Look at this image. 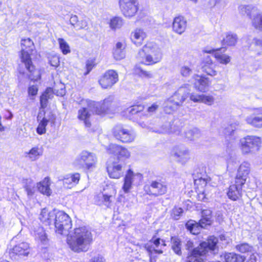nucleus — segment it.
I'll list each match as a JSON object with an SVG mask.
<instances>
[{
	"label": "nucleus",
	"instance_id": "1",
	"mask_svg": "<svg viewBox=\"0 0 262 262\" xmlns=\"http://www.w3.org/2000/svg\"><path fill=\"white\" fill-rule=\"evenodd\" d=\"M92 242V234L84 226L75 228L70 234V238L68 239L70 249L77 253L88 251Z\"/></svg>",
	"mask_w": 262,
	"mask_h": 262
},
{
	"label": "nucleus",
	"instance_id": "2",
	"mask_svg": "<svg viewBox=\"0 0 262 262\" xmlns=\"http://www.w3.org/2000/svg\"><path fill=\"white\" fill-rule=\"evenodd\" d=\"M21 45L22 48L20 58L22 64H24L29 72L27 74V76L31 81H37L40 78V72L38 69L35 68L30 57V53L34 47L33 42L30 38H27L21 40Z\"/></svg>",
	"mask_w": 262,
	"mask_h": 262
},
{
	"label": "nucleus",
	"instance_id": "3",
	"mask_svg": "<svg viewBox=\"0 0 262 262\" xmlns=\"http://www.w3.org/2000/svg\"><path fill=\"white\" fill-rule=\"evenodd\" d=\"M161 49L155 43L147 42L139 50L137 59L140 63L145 65H152L159 62L162 59Z\"/></svg>",
	"mask_w": 262,
	"mask_h": 262
},
{
	"label": "nucleus",
	"instance_id": "4",
	"mask_svg": "<svg viewBox=\"0 0 262 262\" xmlns=\"http://www.w3.org/2000/svg\"><path fill=\"white\" fill-rule=\"evenodd\" d=\"M190 88V84L185 83L177 89L171 97L165 102L164 110L166 113L171 114L179 107L183 105L184 102L189 96Z\"/></svg>",
	"mask_w": 262,
	"mask_h": 262
},
{
	"label": "nucleus",
	"instance_id": "5",
	"mask_svg": "<svg viewBox=\"0 0 262 262\" xmlns=\"http://www.w3.org/2000/svg\"><path fill=\"white\" fill-rule=\"evenodd\" d=\"M217 239L214 236H210L207 242L201 243L192 251V256L189 258V262H204L199 256L205 255L209 251H213L216 248Z\"/></svg>",
	"mask_w": 262,
	"mask_h": 262
},
{
	"label": "nucleus",
	"instance_id": "6",
	"mask_svg": "<svg viewBox=\"0 0 262 262\" xmlns=\"http://www.w3.org/2000/svg\"><path fill=\"white\" fill-rule=\"evenodd\" d=\"M261 139L255 136H247L240 140V149L243 155H254L260 149Z\"/></svg>",
	"mask_w": 262,
	"mask_h": 262
},
{
	"label": "nucleus",
	"instance_id": "7",
	"mask_svg": "<svg viewBox=\"0 0 262 262\" xmlns=\"http://www.w3.org/2000/svg\"><path fill=\"white\" fill-rule=\"evenodd\" d=\"M97 162V158L94 153L83 150L76 158L74 164L79 168L90 170L96 167Z\"/></svg>",
	"mask_w": 262,
	"mask_h": 262
},
{
	"label": "nucleus",
	"instance_id": "8",
	"mask_svg": "<svg viewBox=\"0 0 262 262\" xmlns=\"http://www.w3.org/2000/svg\"><path fill=\"white\" fill-rule=\"evenodd\" d=\"M53 222L55 232L59 234H67L69 229L72 228V221L70 216L62 211L56 212Z\"/></svg>",
	"mask_w": 262,
	"mask_h": 262
},
{
	"label": "nucleus",
	"instance_id": "9",
	"mask_svg": "<svg viewBox=\"0 0 262 262\" xmlns=\"http://www.w3.org/2000/svg\"><path fill=\"white\" fill-rule=\"evenodd\" d=\"M112 134L117 140L123 143L133 142L136 137L133 130L127 128L121 124L115 126L113 128Z\"/></svg>",
	"mask_w": 262,
	"mask_h": 262
},
{
	"label": "nucleus",
	"instance_id": "10",
	"mask_svg": "<svg viewBox=\"0 0 262 262\" xmlns=\"http://www.w3.org/2000/svg\"><path fill=\"white\" fill-rule=\"evenodd\" d=\"M96 114L102 115L113 113L115 111L116 102L112 96H109L102 102H94L92 103Z\"/></svg>",
	"mask_w": 262,
	"mask_h": 262
},
{
	"label": "nucleus",
	"instance_id": "11",
	"mask_svg": "<svg viewBox=\"0 0 262 262\" xmlns=\"http://www.w3.org/2000/svg\"><path fill=\"white\" fill-rule=\"evenodd\" d=\"M167 190L166 182L162 179H156L144 186V190L149 195L158 196L165 194Z\"/></svg>",
	"mask_w": 262,
	"mask_h": 262
},
{
	"label": "nucleus",
	"instance_id": "12",
	"mask_svg": "<svg viewBox=\"0 0 262 262\" xmlns=\"http://www.w3.org/2000/svg\"><path fill=\"white\" fill-rule=\"evenodd\" d=\"M119 3L121 11L126 17L134 16L138 11V0H119Z\"/></svg>",
	"mask_w": 262,
	"mask_h": 262
},
{
	"label": "nucleus",
	"instance_id": "13",
	"mask_svg": "<svg viewBox=\"0 0 262 262\" xmlns=\"http://www.w3.org/2000/svg\"><path fill=\"white\" fill-rule=\"evenodd\" d=\"M118 81L117 73L113 70L107 71L103 77L99 80V82L102 88L107 89L112 87Z\"/></svg>",
	"mask_w": 262,
	"mask_h": 262
},
{
	"label": "nucleus",
	"instance_id": "14",
	"mask_svg": "<svg viewBox=\"0 0 262 262\" xmlns=\"http://www.w3.org/2000/svg\"><path fill=\"white\" fill-rule=\"evenodd\" d=\"M250 163L247 161L243 162L239 165L235 178V183H238L239 185L245 184L250 172Z\"/></svg>",
	"mask_w": 262,
	"mask_h": 262
},
{
	"label": "nucleus",
	"instance_id": "15",
	"mask_svg": "<svg viewBox=\"0 0 262 262\" xmlns=\"http://www.w3.org/2000/svg\"><path fill=\"white\" fill-rule=\"evenodd\" d=\"M109 154L118 156L119 160H125L129 158L130 153L126 148L115 144H111L106 148Z\"/></svg>",
	"mask_w": 262,
	"mask_h": 262
},
{
	"label": "nucleus",
	"instance_id": "16",
	"mask_svg": "<svg viewBox=\"0 0 262 262\" xmlns=\"http://www.w3.org/2000/svg\"><path fill=\"white\" fill-rule=\"evenodd\" d=\"M92 103H93L92 101L90 102L88 107H83L78 111V119L83 121L85 126L87 127H89L91 126V122L90 121V118L91 116V112H95Z\"/></svg>",
	"mask_w": 262,
	"mask_h": 262
},
{
	"label": "nucleus",
	"instance_id": "17",
	"mask_svg": "<svg viewBox=\"0 0 262 262\" xmlns=\"http://www.w3.org/2000/svg\"><path fill=\"white\" fill-rule=\"evenodd\" d=\"M29 253V246L27 243H21L14 246L10 252L11 258L16 259L17 256H27Z\"/></svg>",
	"mask_w": 262,
	"mask_h": 262
},
{
	"label": "nucleus",
	"instance_id": "18",
	"mask_svg": "<svg viewBox=\"0 0 262 262\" xmlns=\"http://www.w3.org/2000/svg\"><path fill=\"white\" fill-rule=\"evenodd\" d=\"M194 81V87L196 90L201 92H206L208 89L209 80L208 78L195 75L193 76Z\"/></svg>",
	"mask_w": 262,
	"mask_h": 262
},
{
	"label": "nucleus",
	"instance_id": "19",
	"mask_svg": "<svg viewBox=\"0 0 262 262\" xmlns=\"http://www.w3.org/2000/svg\"><path fill=\"white\" fill-rule=\"evenodd\" d=\"M187 27V21L185 18L182 16L176 17L172 23L173 31L179 34H182Z\"/></svg>",
	"mask_w": 262,
	"mask_h": 262
},
{
	"label": "nucleus",
	"instance_id": "20",
	"mask_svg": "<svg viewBox=\"0 0 262 262\" xmlns=\"http://www.w3.org/2000/svg\"><path fill=\"white\" fill-rule=\"evenodd\" d=\"M113 196L111 194L101 192L95 197V203L99 206L110 207L111 205Z\"/></svg>",
	"mask_w": 262,
	"mask_h": 262
},
{
	"label": "nucleus",
	"instance_id": "21",
	"mask_svg": "<svg viewBox=\"0 0 262 262\" xmlns=\"http://www.w3.org/2000/svg\"><path fill=\"white\" fill-rule=\"evenodd\" d=\"M174 156L182 163H186L189 159V152L185 147L178 146L174 148Z\"/></svg>",
	"mask_w": 262,
	"mask_h": 262
},
{
	"label": "nucleus",
	"instance_id": "22",
	"mask_svg": "<svg viewBox=\"0 0 262 262\" xmlns=\"http://www.w3.org/2000/svg\"><path fill=\"white\" fill-rule=\"evenodd\" d=\"M244 185H239L238 183L231 185L227 192L229 198L232 200L236 201L242 195V187Z\"/></svg>",
	"mask_w": 262,
	"mask_h": 262
},
{
	"label": "nucleus",
	"instance_id": "23",
	"mask_svg": "<svg viewBox=\"0 0 262 262\" xmlns=\"http://www.w3.org/2000/svg\"><path fill=\"white\" fill-rule=\"evenodd\" d=\"M146 37V33L143 29L136 28L131 33L130 39L132 42L137 46L142 44L143 40Z\"/></svg>",
	"mask_w": 262,
	"mask_h": 262
},
{
	"label": "nucleus",
	"instance_id": "24",
	"mask_svg": "<svg viewBox=\"0 0 262 262\" xmlns=\"http://www.w3.org/2000/svg\"><path fill=\"white\" fill-rule=\"evenodd\" d=\"M55 214V210L49 211L46 208H43L41 211L39 219L46 225H50L54 220Z\"/></svg>",
	"mask_w": 262,
	"mask_h": 262
},
{
	"label": "nucleus",
	"instance_id": "25",
	"mask_svg": "<svg viewBox=\"0 0 262 262\" xmlns=\"http://www.w3.org/2000/svg\"><path fill=\"white\" fill-rule=\"evenodd\" d=\"M108 174L110 178L119 179L123 175L122 166L120 164L113 163L107 167Z\"/></svg>",
	"mask_w": 262,
	"mask_h": 262
},
{
	"label": "nucleus",
	"instance_id": "26",
	"mask_svg": "<svg viewBox=\"0 0 262 262\" xmlns=\"http://www.w3.org/2000/svg\"><path fill=\"white\" fill-rule=\"evenodd\" d=\"M206 225L202 223L200 220L198 223L193 220L188 221L185 224L186 229L193 234L196 235L200 232L201 230L206 227Z\"/></svg>",
	"mask_w": 262,
	"mask_h": 262
},
{
	"label": "nucleus",
	"instance_id": "27",
	"mask_svg": "<svg viewBox=\"0 0 262 262\" xmlns=\"http://www.w3.org/2000/svg\"><path fill=\"white\" fill-rule=\"evenodd\" d=\"M203 64L202 69L204 72L211 76L217 75V72L214 70L215 65L209 56L205 58Z\"/></svg>",
	"mask_w": 262,
	"mask_h": 262
},
{
	"label": "nucleus",
	"instance_id": "28",
	"mask_svg": "<svg viewBox=\"0 0 262 262\" xmlns=\"http://www.w3.org/2000/svg\"><path fill=\"white\" fill-rule=\"evenodd\" d=\"M135 177H137L140 179L141 178V174L140 173L135 174L130 169L128 170L124 178V183L122 188L125 192H128L130 189L132 183Z\"/></svg>",
	"mask_w": 262,
	"mask_h": 262
},
{
	"label": "nucleus",
	"instance_id": "29",
	"mask_svg": "<svg viewBox=\"0 0 262 262\" xmlns=\"http://www.w3.org/2000/svg\"><path fill=\"white\" fill-rule=\"evenodd\" d=\"M221 258L225 262H244L245 259L244 256L233 252L223 253L221 254Z\"/></svg>",
	"mask_w": 262,
	"mask_h": 262
},
{
	"label": "nucleus",
	"instance_id": "30",
	"mask_svg": "<svg viewBox=\"0 0 262 262\" xmlns=\"http://www.w3.org/2000/svg\"><path fill=\"white\" fill-rule=\"evenodd\" d=\"M258 116L252 114L246 118V122L256 127H262V110H260Z\"/></svg>",
	"mask_w": 262,
	"mask_h": 262
},
{
	"label": "nucleus",
	"instance_id": "31",
	"mask_svg": "<svg viewBox=\"0 0 262 262\" xmlns=\"http://www.w3.org/2000/svg\"><path fill=\"white\" fill-rule=\"evenodd\" d=\"M80 174L78 173H76L73 174L67 175L62 180L64 187L71 188L78 184Z\"/></svg>",
	"mask_w": 262,
	"mask_h": 262
},
{
	"label": "nucleus",
	"instance_id": "32",
	"mask_svg": "<svg viewBox=\"0 0 262 262\" xmlns=\"http://www.w3.org/2000/svg\"><path fill=\"white\" fill-rule=\"evenodd\" d=\"M125 46L121 42L116 43L114 48L113 54L114 58L117 60H120L125 57Z\"/></svg>",
	"mask_w": 262,
	"mask_h": 262
},
{
	"label": "nucleus",
	"instance_id": "33",
	"mask_svg": "<svg viewBox=\"0 0 262 262\" xmlns=\"http://www.w3.org/2000/svg\"><path fill=\"white\" fill-rule=\"evenodd\" d=\"M50 182L49 178H45L42 181L37 184L38 190L41 193L49 196L52 193L50 188Z\"/></svg>",
	"mask_w": 262,
	"mask_h": 262
},
{
	"label": "nucleus",
	"instance_id": "34",
	"mask_svg": "<svg viewBox=\"0 0 262 262\" xmlns=\"http://www.w3.org/2000/svg\"><path fill=\"white\" fill-rule=\"evenodd\" d=\"M238 37L236 34L231 32L226 33L225 37L222 41L223 46H234L237 41Z\"/></svg>",
	"mask_w": 262,
	"mask_h": 262
},
{
	"label": "nucleus",
	"instance_id": "35",
	"mask_svg": "<svg viewBox=\"0 0 262 262\" xmlns=\"http://www.w3.org/2000/svg\"><path fill=\"white\" fill-rule=\"evenodd\" d=\"M44 115V113L43 114H42V113L40 112L39 113L37 116V120H40V121L39 123L38 127H37L36 132L39 135H42L46 133V127L49 121V120L46 117H42V116Z\"/></svg>",
	"mask_w": 262,
	"mask_h": 262
},
{
	"label": "nucleus",
	"instance_id": "36",
	"mask_svg": "<svg viewBox=\"0 0 262 262\" xmlns=\"http://www.w3.org/2000/svg\"><path fill=\"white\" fill-rule=\"evenodd\" d=\"M24 188L27 192L29 198L32 197L35 192V184L31 179H27L24 180Z\"/></svg>",
	"mask_w": 262,
	"mask_h": 262
},
{
	"label": "nucleus",
	"instance_id": "37",
	"mask_svg": "<svg viewBox=\"0 0 262 262\" xmlns=\"http://www.w3.org/2000/svg\"><path fill=\"white\" fill-rule=\"evenodd\" d=\"M54 92L53 88H48L40 96V102L42 108H45L47 106L48 100L53 97Z\"/></svg>",
	"mask_w": 262,
	"mask_h": 262
},
{
	"label": "nucleus",
	"instance_id": "38",
	"mask_svg": "<svg viewBox=\"0 0 262 262\" xmlns=\"http://www.w3.org/2000/svg\"><path fill=\"white\" fill-rule=\"evenodd\" d=\"M42 155V150L41 148L36 146L32 148L29 152H25L26 157L31 161H34L38 159Z\"/></svg>",
	"mask_w": 262,
	"mask_h": 262
},
{
	"label": "nucleus",
	"instance_id": "39",
	"mask_svg": "<svg viewBox=\"0 0 262 262\" xmlns=\"http://www.w3.org/2000/svg\"><path fill=\"white\" fill-rule=\"evenodd\" d=\"M184 134L185 138L190 141L196 140L201 136V131L195 127L187 129Z\"/></svg>",
	"mask_w": 262,
	"mask_h": 262
},
{
	"label": "nucleus",
	"instance_id": "40",
	"mask_svg": "<svg viewBox=\"0 0 262 262\" xmlns=\"http://www.w3.org/2000/svg\"><path fill=\"white\" fill-rule=\"evenodd\" d=\"M171 249L174 252L178 255H181L182 254L181 239L177 236H172L171 237Z\"/></svg>",
	"mask_w": 262,
	"mask_h": 262
},
{
	"label": "nucleus",
	"instance_id": "41",
	"mask_svg": "<svg viewBox=\"0 0 262 262\" xmlns=\"http://www.w3.org/2000/svg\"><path fill=\"white\" fill-rule=\"evenodd\" d=\"M172 126V124L170 122H166L160 128L154 129L152 131L159 134L176 133L177 130L173 128Z\"/></svg>",
	"mask_w": 262,
	"mask_h": 262
},
{
	"label": "nucleus",
	"instance_id": "42",
	"mask_svg": "<svg viewBox=\"0 0 262 262\" xmlns=\"http://www.w3.org/2000/svg\"><path fill=\"white\" fill-rule=\"evenodd\" d=\"M212 211L210 209H204L202 211V219L200 220L202 223L206 225H210L211 223Z\"/></svg>",
	"mask_w": 262,
	"mask_h": 262
},
{
	"label": "nucleus",
	"instance_id": "43",
	"mask_svg": "<svg viewBox=\"0 0 262 262\" xmlns=\"http://www.w3.org/2000/svg\"><path fill=\"white\" fill-rule=\"evenodd\" d=\"M180 73L183 77L187 78L192 73V65H182L179 70Z\"/></svg>",
	"mask_w": 262,
	"mask_h": 262
},
{
	"label": "nucleus",
	"instance_id": "44",
	"mask_svg": "<svg viewBox=\"0 0 262 262\" xmlns=\"http://www.w3.org/2000/svg\"><path fill=\"white\" fill-rule=\"evenodd\" d=\"M255 8L251 5H240L238 7L239 12L242 15L250 16L251 13Z\"/></svg>",
	"mask_w": 262,
	"mask_h": 262
},
{
	"label": "nucleus",
	"instance_id": "45",
	"mask_svg": "<svg viewBox=\"0 0 262 262\" xmlns=\"http://www.w3.org/2000/svg\"><path fill=\"white\" fill-rule=\"evenodd\" d=\"M123 25V20L119 17H115L111 20L110 26L112 29L120 28Z\"/></svg>",
	"mask_w": 262,
	"mask_h": 262
},
{
	"label": "nucleus",
	"instance_id": "46",
	"mask_svg": "<svg viewBox=\"0 0 262 262\" xmlns=\"http://www.w3.org/2000/svg\"><path fill=\"white\" fill-rule=\"evenodd\" d=\"M252 26L259 31H262V14H257L252 20Z\"/></svg>",
	"mask_w": 262,
	"mask_h": 262
},
{
	"label": "nucleus",
	"instance_id": "47",
	"mask_svg": "<svg viewBox=\"0 0 262 262\" xmlns=\"http://www.w3.org/2000/svg\"><path fill=\"white\" fill-rule=\"evenodd\" d=\"M235 248L236 251L244 253L252 251L253 248L247 243H242L237 245Z\"/></svg>",
	"mask_w": 262,
	"mask_h": 262
},
{
	"label": "nucleus",
	"instance_id": "48",
	"mask_svg": "<svg viewBox=\"0 0 262 262\" xmlns=\"http://www.w3.org/2000/svg\"><path fill=\"white\" fill-rule=\"evenodd\" d=\"M35 235L41 242L45 244L47 239L46 233L42 227H38L37 231H34Z\"/></svg>",
	"mask_w": 262,
	"mask_h": 262
},
{
	"label": "nucleus",
	"instance_id": "49",
	"mask_svg": "<svg viewBox=\"0 0 262 262\" xmlns=\"http://www.w3.org/2000/svg\"><path fill=\"white\" fill-rule=\"evenodd\" d=\"M214 56L218 61L222 64H227L230 61V57L226 54H220L219 53H215Z\"/></svg>",
	"mask_w": 262,
	"mask_h": 262
},
{
	"label": "nucleus",
	"instance_id": "50",
	"mask_svg": "<svg viewBox=\"0 0 262 262\" xmlns=\"http://www.w3.org/2000/svg\"><path fill=\"white\" fill-rule=\"evenodd\" d=\"M211 5L219 9H224L227 5V0H210Z\"/></svg>",
	"mask_w": 262,
	"mask_h": 262
},
{
	"label": "nucleus",
	"instance_id": "51",
	"mask_svg": "<svg viewBox=\"0 0 262 262\" xmlns=\"http://www.w3.org/2000/svg\"><path fill=\"white\" fill-rule=\"evenodd\" d=\"M58 41L60 48L63 54H67L70 52L69 46L63 38H59Z\"/></svg>",
	"mask_w": 262,
	"mask_h": 262
},
{
	"label": "nucleus",
	"instance_id": "52",
	"mask_svg": "<svg viewBox=\"0 0 262 262\" xmlns=\"http://www.w3.org/2000/svg\"><path fill=\"white\" fill-rule=\"evenodd\" d=\"M251 36H247L245 39H246V41L248 42V43L251 44L254 43V45L256 46H258L261 48V51L258 54L262 56V39H259L257 38H251Z\"/></svg>",
	"mask_w": 262,
	"mask_h": 262
},
{
	"label": "nucleus",
	"instance_id": "53",
	"mask_svg": "<svg viewBox=\"0 0 262 262\" xmlns=\"http://www.w3.org/2000/svg\"><path fill=\"white\" fill-rule=\"evenodd\" d=\"M183 212V210L181 208L174 207L172 210L171 216L172 219L178 220L180 218Z\"/></svg>",
	"mask_w": 262,
	"mask_h": 262
},
{
	"label": "nucleus",
	"instance_id": "54",
	"mask_svg": "<svg viewBox=\"0 0 262 262\" xmlns=\"http://www.w3.org/2000/svg\"><path fill=\"white\" fill-rule=\"evenodd\" d=\"M196 191L198 192V199L199 200L204 202L208 200V194L205 192V189L201 190V188L198 187Z\"/></svg>",
	"mask_w": 262,
	"mask_h": 262
},
{
	"label": "nucleus",
	"instance_id": "55",
	"mask_svg": "<svg viewBox=\"0 0 262 262\" xmlns=\"http://www.w3.org/2000/svg\"><path fill=\"white\" fill-rule=\"evenodd\" d=\"M214 98L213 96L210 95H205L202 94V100L201 103H204L208 105H211L213 104Z\"/></svg>",
	"mask_w": 262,
	"mask_h": 262
},
{
	"label": "nucleus",
	"instance_id": "56",
	"mask_svg": "<svg viewBox=\"0 0 262 262\" xmlns=\"http://www.w3.org/2000/svg\"><path fill=\"white\" fill-rule=\"evenodd\" d=\"M144 109V107L142 105H136L131 107L128 109V112L132 114H136L140 113Z\"/></svg>",
	"mask_w": 262,
	"mask_h": 262
},
{
	"label": "nucleus",
	"instance_id": "57",
	"mask_svg": "<svg viewBox=\"0 0 262 262\" xmlns=\"http://www.w3.org/2000/svg\"><path fill=\"white\" fill-rule=\"evenodd\" d=\"M236 127L235 125L233 124H230L224 128L223 130V132L225 135L229 136L232 135Z\"/></svg>",
	"mask_w": 262,
	"mask_h": 262
},
{
	"label": "nucleus",
	"instance_id": "58",
	"mask_svg": "<svg viewBox=\"0 0 262 262\" xmlns=\"http://www.w3.org/2000/svg\"><path fill=\"white\" fill-rule=\"evenodd\" d=\"M190 100L195 103H201L202 100V94H197L194 93L190 94L189 95Z\"/></svg>",
	"mask_w": 262,
	"mask_h": 262
},
{
	"label": "nucleus",
	"instance_id": "59",
	"mask_svg": "<svg viewBox=\"0 0 262 262\" xmlns=\"http://www.w3.org/2000/svg\"><path fill=\"white\" fill-rule=\"evenodd\" d=\"M59 85L60 87L59 89H57L55 87L53 88V91H54V94L58 96H63L66 94L64 86L61 83Z\"/></svg>",
	"mask_w": 262,
	"mask_h": 262
},
{
	"label": "nucleus",
	"instance_id": "60",
	"mask_svg": "<svg viewBox=\"0 0 262 262\" xmlns=\"http://www.w3.org/2000/svg\"><path fill=\"white\" fill-rule=\"evenodd\" d=\"M49 61L51 66L56 68L59 64V58L58 56L56 55L53 56L51 57Z\"/></svg>",
	"mask_w": 262,
	"mask_h": 262
},
{
	"label": "nucleus",
	"instance_id": "61",
	"mask_svg": "<svg viewBox=\"0 0 262 262\" xmlns=\"http://www.w3.org/2000/svg\"><path fill=\"white\" fill-rule=\"evenodd\" d=\"M144 247L148 253L150 262H152V252L154 249H155V248L153 247L152 245H150L148 243L145 244Z\"/></svg>",
	"mask_w": 262,
	"mask_h": 262
},
{
	"label": "nucleus",
	"instance_id": "62",
	"mask_svg": "<svg viewBox=\"0 0 262 262\" xmlns=\"http://www.w3.org/2000/svg\"><path fill=\"white\" fill-rule=\"evenodd\" d=\"M28 91L29 95L34 96L37 94L38 92L37 86L34 85L30 86L28 88Z\"/></svg>",
	"mask_w": 262,
	"mask_h": 262
},
{
	"label": "nucleus",
	"instance_id": "63",
	"mask_svg": "<svg viewBox=\"0 0 262 262\" xmlns=\"http://www.w3.org/2000/svg\"><path fill=\"white\" fill-rule=\"evenodd\" d=\"M193 243L190 240H187L185 244V249L188 251H191V254L192 255V251L194 248H193Z\"/></svg>",
	"mask_w": 262,
	"mask_h": 262
},
{
	"label": "nucleus",
	"instance_id": "64",
	"mask_svg": "<svg viewBox=\"0 0 262 262\" xmlns=\"http://www.w3.org/2000/svg\"><path fill=\"white\" fill-rule=\"evenodd\" d=\"M159 105L157 104V103H153L150 106L148 107L147 108V112L151 115L154 113H155L156 110L158 108Z\"/></svg>",
	"mask_w": 262,
	"mask_h": 262
}]
</instances>
